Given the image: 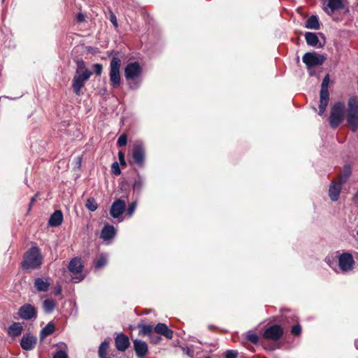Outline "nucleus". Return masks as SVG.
I'll return each mask as SVG.
<instances>
[{
    "label": "nucleus",
    "instance_id": "obj_23",
    "mask_svg": "<svg viewBox=\"0 0 358 358\" xmlns=\"http://www.w3.org/2000/svg\"><path fill=\"white\" fill-rule=\"evenodd\" d=\"M305 39L307 44L312 47L322 48V44L319 43V39L315 33L306 32L305 34Z\"/></svg>",
    "mask_w": 358,
    "mask_h": 358
},
{
    "label": "nucleus",
    "instance_id": "obj_26",
    "mask_svg": "<svg viewBox=\"0 0 358 358\" xmlns=\"http://www.w3.org/2000/svg\"><path fill=\"white\" fill-rule=\"evenodd\" d=\"M305 27L307 29L318 30L320 27L318 17L316 15H311L306 21Z\"/></svg>",
    "mask_w": 358,
    "mask_h": 358
},
{
    "label": "nucleus",
    "instance_id": "obj_17",
    "mask_svg": "<svg viewBox=\"0 0 358 358\" xmlns=\"http://www.w3.org/2000/svg\"><path fill=\"white\" fill-rule=\"evenodd\" d=\"M36 341L37 338L36 336L26 334L21 339L20 345L24 350H31L35 348Z\"/></svg>",
    "mask_w": 358,
    "mask_h": 358
},
{
    "label": "nucleus",
    "instance_id": "obj_6",
    "mask_svg": "<svg viewBox=\"0 0 358 358\" xmlns=\"http://www.w3.org/2000/svg\"><path fill=\"white\" fill-rule=\"evenodd\" d=\"M330 82L329 76L327 74L323 78L321 90L320 92V105H319V113L320 115H322L326 110L327 106L329 101V84Z\"/></svg>",
    "mask_w": 358,
    "mask_h": 358
},
{
    "label": "nucleus",
    "instance_id": "obj_42",
    "mask_svg": "<svg viewBox=\"0 0 358 358\" xmlns=\"http://www.w3.org/2000/svg\"><path fill=\"white\" fill-rule=\"evenodd\" d=\"M109 19L112 24L114 25V27L117 28L118 27L117 20L115 15L112 11H110Z\"/></svg>",
    "mask_w": 358,
    "mask_h": 358
},
{
    "label": "nucleus",
    "instance_id": "obj_8",
    "mask_svg": "<svg viewBox=\"0 0 358 358\" xmlns=\"http://www.w3.org/2000/svg\"><path fill=\"white\" fill-rule=\"evenodd\" d=\"M345 108L344 103L341 101L333 106L329 116V124L332 128H336L343 121Z\"/></svg>",
    "mask_w": 358,
    "mask_h": 358
},
{
    "label": "nucleus",
    "instance_id": "obj_49",
    "mask_svg": "<svg viewBox=\"0 0 358 358\" xmlns=\"http://www.w3.org/2000/svg\"><path fill=\"white\" fill-rule=\"evenodd\" d=\"M77 20L78 22H83L85 20V16L82 13H78L77 15Z\"/></svg>",
    "mask_w": 358,
    "mask_h": 358
},
{
    "label": "nucleus",
    "instance_id": "obj_2",
    "mask_svg": "<svg viewBox=\"0 0 358 358\" xmlns=\"http://www.w3.org/2000/svg\"><path fill=\"white\" fill-rule=\"evenodd\" d=\"M346 119L351 130L356 131L358 128V101L356 97L348 100Z\"/></svg>",
    "mask_w": 358,
    "mask_h": 358
},
{
    "label": "nucleus",
    "instance_id": "obj_1",
    "mask_svg": "<svg viewBox=\"0 0 358 358\" xmlns=\"http://www.w3.org/2000/svg\"><path fill=\"white\" fill-rule=\"evenodd\" d=\"M42 259L40 249L37 247H32L24 255L22 267L24 269L37 268L41 265Z\"/></svg>",
    "mask_w": 358,
    "mask_h": 358
},
{
    "label": "nucleus",
    "instance_id": "obj_51",
    "mask_svg": "<svg viewBox=\"0 0 358 358\" xmlns=\"http://www.w3.org/2000/svg\"><path fill=\"white\" fill-rule=\"evenodd\" d=\"M62 292V289L60 287H58L55 290V295H59Z\"/></svg>",
    "mask_w": 358,
    "mask_h": 358
},
{
    "label": "nucleus",
    "instance_id": "obj_24",
    "mask_svg": "<svg viewBox=\"0 0 358 358\" xmlns=\"http://www.w3.org/2000/svg\"><path fill=\"white\" fill-rule=\"evenodd\" d=\"M63 220V215L61 210H55L50 217L48 224L51 227L59 226Z\"/></svg>",
    "mask_w": 358,
    "mask_h": 358
},
{
    "label": "nucleus",
    "instance_id": "obj_30",
    "mask_svg": "<svg viewBox=\"0 0 358 358\" xmlns=\"http://www.w3.org/2000/svg\"><path fill=\"white\" fill-rule=\"evenodd\" d=\"M55 331V325L52 322H49L41 331V337L42 338L52 334Z\"/></svg>",
    "mask_w": 358,
    "mask_h": 358
},
{
    "label": "nucleus",
    "instance_id": "obj_16",
    "mask_svg": "<svg viewBox=\"0 0 358 358\" xmlns=\"http://www.w3.org/2000/svg\"><path fill=\"white\" fill-rule=\"evenodd\" d=\"M343 185L336 180L331 182L329 189V196L331 201H336L338 199Z\"/></svg>",
    "mask_w": 358,
    "mask_h": 358
},
{
    "label": "nucleus",
    "instance_id": "obj_20",
    "mask_svg": "<svg viewBox=\"0 0 358 358\" xmlns=\"http://www.w3.org/2000/svg\"><path fill=\"white\" fill-rule=\"evenodd\" d=\"M154 330L155 333L164 336L166 338L171 339L173 338V331L164 323H158Z\"/></svg>",
    "mask_w": 358,
    "mask_h": 358
},
{
    "label": "nucleus",
    "instance_id": "obj_47",
    "mask_svg": "<svg viewBox=\"0 0 358 358\" xmlns=\"http://www.w3.org/2000/svg\"><path fill=\"white\" fill-rule=\"evenodd\" d=\"M118 159H119V161H120V163L121 165H124V166L126 165V161H125V159H124V154L123 152L120 151L118 152Z\"/></svg>",
    "mask_w": 358,
    "mask_h": 358
},
{
    "label": "nucleus",
    "instance_id": "obj_3",
    "mask_svg": "<svg viewBox=\"0 0 358 358\" xmlns=\"http://www.w3.org/2000/svg\"><path fill=\"white\" fill-rule=\"evenodd\" d=\"M131 155L132 161L129 162L130 164H136L139 168H143L145 163V148L142 141H135L131 147Z\"/></svg>",
    "mask_w": 358,
    "mask_h": 358
},
{
    "label": "nucleus",
    "instance_id": "obj_44",
    "mask_svg": "<svg viewBox=\"0 0 358 358\" xmlns=\"http://www.w3.org/2000/svg\"><path fill=\"white\" fill-rule=\"evenodd\" d=\"M95 73L97 76H100L102 73L103 66L101 64H95L93 66Z\"/></svg>",
    "mask_w": 358,
    "mask_h": 358
},
{
    "label": "nucleus",
    "instance_id": "obj_43",
    "mask_svg": "<svg viewBox=\"0 0 358 358\" xmlns=\"http://www.w3.org/2000/svg\"><path fill=\"white\" fill-rule=\"evenodd\" d=\"M150 341L155 344L158 343L161 341V337L156 335L154 332L149 336Z\"/></svg>",
    "mask_w": 358,
    "mask_h": 358
},
{
    "label": "nucleus",
    "instance_id": "obj_46",
    "mask_svg": "<svg viewBox=\"0 0 358 358\" xmlns=\"http://www.w3.org/2000/svg\"><path fill=\"white\" fill-rule=\"evenodd\" d=\"M53 358H68V356L65 352L60 350L54 355Z\"/></svg>",
    "mask_w": 358,
    "mask_h": 358
},
{
    "label": "nucleus",
    "instance_id": "obj_15",
    "mask_svg": "<svg viewBox=\"0 0 358 358\" xmlns=\"http://www.w3.org/2000/svg\"><path fill=\"white\" fill-rule=\"evenodd\" d=\"M134 349L138 358H143L148 352V346L145 341L139 339H135L133 341Z\"/></svg>",
    "mask_w": 358,
    "mask_h": 358
},
{
    "label": "nucleus",
    "instance_id": "obj_18",
    "mask_svg": "<svg viewBox=\"0 0 358 358\" xmlns=\"http://www.w3.org/2000/svg\"><path fill=\"white\" fill-rule=\"evenodd\" d=\"M343 8V0H328L324 10L328 15H331Z\"/></svg>",
    "mask_w": 358,
    "mask_h": 358
},
{
    "label": "nucleus",
    "instance_id": "obj_7",
    "mask_svg": "<svg viewBox=\"0 0 358 358\" xmlns=\"http://www.w3.org/2000/svg\"><path fill=\"white\" fill-rule=\"evenodd\" d=\"M120 59L116 57H113L110 63L109 76L110 85L113 88L118 87L121 83V78L120 73Z\"/></svg>",
    "mask_w": 358,
    "mask_h": 358
},
{
    "label": "nucleus",
    "instance_id": "obj_37",
    "mask_svg": "<svg viewBox=\"0 0 358 358\" xmlns=\"http://www.w3.org/2000/svg\"><path fill=\"white\" fill-rule=\"evenodd\" d=\"M107 263V259L105 257H100L95 263V267L96 268H101L105 266Z\"/></svg>",
    "mask_w": 358,
    "mask_h": 358
},
{
    "label": "nucleus",
    "instance_id": "obj_50",
    "mask_svg": "<svg viewBox=\"0 0 358 358\" xmlns=\"http://www.w3.org/2000/svg\"><path fill=\"white\" fill-rule=\"evenodd\" d=\"M139 85H140V84H139V83H138L135 82V83H134V85H131L129 86V87H130L131 89H137V88L139 87Z\"/></svg>",
    "mask_w": 358,
    "mask_h": 358
},
{
    "label": "nucleus",
    "instance_id": "obj_48",
    "mask_svg": "<svg viewBox=\"0 0 358 358\" xmlns=\"http://www.w3.org/2000/svg\"><path fill=\"white\" fill-rule=\"evenodd\" d=\"M182 350H183V352L185 355H188V356H189L191 357H193L192 351H191V350L189 348H182Z\"/></svg>",
    "mask_w": 358,
    "mask_h": 358
},
{
    "label": "nucleus",
    "instance_id": "obj_9",
    "mask_svg": "<svg viewBox=\"0 0 358 358\" xmlns=\"http://www.w3.org/2000/svg\"><path fill=\"white\" fill-rule=\"evenodd\" d=\"M92 75V71H85L84 73H75L72 80V88L76 95H80L81 89Z\"/></svg>",
    "mask_w": 358,
    "mask_h": 358
},
{
    "label": "nucleus",
    "instance_id": "obj_54",
    "mask_svg": "<svg viewBox=\"0 0 358 358\" xmlns=\"http://www.w3.org/2000/svg\"><path fill=\"white\" fill-rule=\"evenodd\" d=\"M357 5H358V0H357Z\"/></svg>",
    "mask_w": 358,
    "mask_h": 358
},
{
    "label": "nucleus",
    "instance_id": "obj_25",
    "mask_svg": "<svg viewBox=\"0 0 358 358\" xmlns=\"http://www.w3.org/2000/svg\"><path fill=\"white\" fill-rule=\"evenodd\" d=\"M23 327L20 322H13L8 329V334L11 337H16L22 334Z\"/></svg>",
    "mask_w": 358,
    "mask_h": 358
},
{
    "label": "nucleus",
    "instance_id": "obj_12",
    "mask_svg": "<svg viewBox=\"0 0 358 358\" xmlns=\"http://www.w3.org/2000/svg\"><path fill=\"white\" fill-rule=\"evenodd\" d=\"M283 330L282 327L279 325L274 324L265 330L264 336L268 339L278 341L281 338Z\"/></svg>",
    "mask_w": 358,
    "mask_h": 358
},
{
    "label": "nucleus",
    "instance_id": "obj_41",
    "mask_svg": "<svg viewBox=\"0 0 358 358\" xmlns=\"http://www.w3.org/2000/svg\"><path fill=\"white\" fill-rule=\"evenodd\" d=\"M325 262L326 263L330 266L332 268V269L336 272L337 273H339V271L337 270L336 268V265L334 264V261L331 260L330 258L329 257H327L325 259Z\"/></svg>",
    "mask_w": 358,
    "mask_h": 358
},
{
    "label": "nucleus",
    "instance_id": "obj_5",
    "mask_svg": "<svg viewBox=\"0 0 358 358\" xmlns=\"http://www.w3.org/2000/svg\"><path fill=\"white\" fill-rule=\"evenodd\" d=\"M338 271L342 273L352 272L355 266V261L352 255L348 252H344L337 255Z\"/></svg>",
    "mask_w": 358,
    "mask_h": 358
},
{
    "label": "nucleus",
    "instance_id": "obj_53",
    "mask_svg": "<svg viewBox=\"0 0 358 358\" xmlns=\"http://www.w3.org/2000/svg\"><path fill=\"white\" fill-rule=\"evenodd\" d=\"M355 345L356 348H358V339L355 341Z\"/></svg>",
    "mask_w": 358,
    "mask_h": 358
},
{
    "label": "nucleus",
    "instance_id": "obj_11",
    "mask_svg": "<svg viewBox=\"0 0 358 358\" xmlns=\"http://www.w3.org/2000/svg\"><path fill=\"white\" fill-rule=\"evenodd\" d=\"M142 67L138 62H130L124 68V76L127 80H136L141 77Z\"/></svg>",
    "mask_w": 358,
    "mask_h": 358
},
{
    "label": "nucleus",
    "instance_id": "obj_33",
    "mask_svg": "<svg viewBox=\"0 0 358 358\" xmlns=\"http://www.w3.org/2000/svg\"><path fill=\"white\" fill-rule=\"evenodd\" d=\"M85 71H90L86 68L85 64L83 60H78L77 62V69L76 70V73H84Z\"/></svg>",
    "mask_w": 358,
    "mask_h": 358
},
{
    "label": "nucleus",
    "instance_id": "obj_14",
    "mask_svg": "<svg viewBox=\"0 0 358 358\" xmlns=\"http://www.w3.org/2000/svg\"><path fill=\"white\" fill-rule=\"evenodd\" d=\"M126 203L121 199L115 201L110 209V214L113 218L119 217L124 211Z\"/></svg>",
    "mask_w": 358,
    "mask_h": 358
},
{
    "label": "nucleus",
    "instance_id": "obj_36",
    "mask_svg": "<svg viewBox=\"0 0 358 358\" xmlns=\"http://www.w3.org/2000/svg\"><path fill=\"white\" fill-rule=\"evenodd\" d=\"M127 136L125 134H122L117 139V144L119 147H122L127 145Z\"/></svg>",
    "mask_w": 358,
    "mask_h": 358
},
{
    "label": "nucleus",
    "instance_id": "obj_39",
    "mask_svg": "<svg viewBox=\"0 0 358 358\" xmlns=\"http://www.w3.org/2000/svg\"><path fill=\"white\" fill-rule=\"evenodd\" d=\"M111 171L115 176H119L121 173V170L120 169L119 164L117 162L113 163L111 166Z\"/></svg>",
    "mask_w": 358,
    "mask_h": 358
},
{
    "label": "nucleus",
    "instance_id": "obj_22",
    "mask_svg": "<svg viewBox=\"0 0 358 358\" xmlns=\"http://www.w3.org/2000/svg\"><path fill=\"white\" fill-rule=\"evenodd\" d=\"M50 285L48 280L44 278H37L34 280V287L38 292H47Z\"/></svg>",
    "mask_w": 358,
    "mask_h": 358
},
{
    "label": "nucleus",
    "instance_id": "obj_35",
    "mask_svg": "<svg viewBox=\"0 0 358 358\" xmlns=\"http://www.w3.org/2000/svg\"><path fill=\"white\" fill-rule=\"evenodd\" d=\"M246 339L252 343L256 344L259 341V337L256 334L248 332L246 334Z\"/></svg>",
    "mask_w": 358,
    "mask_h": 358
},
{
    "label": "nucleus",
    "instance_id": "obj_45",
    "mask_svg": "<svg viewBox=\"0 0 358 358\" xmlns=\"http://www.w3.org/2000/svg\"><path fill=\"white\" fill-rule=\"evenodd\" d=\"M225 358H237V352L234 350H227L225 354Z\"/></svg>",
    "mask_w": 358,
    "mask_h": 358
},
{
    "label": "nucleus",
    "instance_id": "obj_38",
    "mask_svg": "<svg viewBox=\"0 0 358 358\" xmlns=\"http://www.w3.org/2000/svg\"><path fill=\"white\" fill-rule=\"evenodd\" d=\"M137 203L136 201L132 202L129 205V207L127 208V214L129 217H131L133 213H134L136 208Z\"/></svg>",
    "mask_w": 358,
    "mask_h": 358
},
{
    "label": "nucleus",
    "instance_id": "obj_55",
    "mask_svg": "<svg viewBox=\"0 0 358 358\" xmlns=\"http://www.w3.org/2000/svg\"><path fill=\"white\" fill-rule=\"evenodd\" d=\"M2 1H3L4 0H2Z\"/></svg>",
    "mask_w": 358,
    "mask_h": 358
},
{
    "label": "nucleus",
    "instance_id": "obj_19",
    "mask_svg": "<svg viewBox=\"0 0 358 358\" xmlns=\"http://www.w3.org/2000/svg\"><path fill=\"white\" fill-rule=\"evenodd\" d=\"M115 347L117 350L124 352L130 345L129 338L123 334H119L115 338Z\"/></svg>",
    "mask_w": 358,
    "mask_h": 358
},
{
    "label": "nucleus",
    "instance_id": "obj_27",
    "mask_svg": "<svg viewBox=\"0 0 358 358\" xmlns=\"http://www.w3.org/2000/svg\"><path fill=\"white\" fill-rule=\"evenodd\" d=\"M351 173L352 170L350 166L345 165L343 168L341 175L336 180L339 181L341 184H345L351 175Z\"/></svg>",
    "mask_w": 358,
    "mask_h": 358
},
{
    "label": "nucleus",
    "instance_id": "obj_29",
    "mask_svg": "<svg viewBox=\"0 0 358 358\" xmlns=\"http://www.w3.org/2000/svg\"><path fill=\"white\" fill-rule=\"evenodd\" d=\"M56 303L52 299H45L43 301V307L46 313H51L54 311Z\"/></svg>",
    "mask_w": 358,
    "mask_h": 358
},
{
    "label": "nucleus",
    "instance_id": "obj_21",
    "mask_svg": "<svg viewBox=\"0 0 358 358\" xmlns=\"http://www.w3.org/2000/svg\"><path fill=\"white\" fill-rule=\"evenodd\" d=\"M116 234L115 227L112 225H105L101 232V238L104 241L112 239Z\"/></svg>",
    "mask_w": 358,
    "mask_h": 358
},
{
    "label": "nucleus",
    "instance_id": "obj_34",
    "mask_svg": "<svg viewBox=\"0 0 358 358\" xmlns=\"http://www.w3.org/2000/svg\"><path fill=\"white\" fill-rule=\"evenodd\" d=\"M85 206L88 210L92 212L97 209V204L94 199H88Z\"/></svg>",
    "mask_w": 358,
    "mask_h": 358
},
{
    "label": "nucleus",
    "instance_id": "obj_52",
    "mask_svg": "<svg viewBox=\"0 0 358 358\" xmlns=\"http://www.w3.org/2000/svg\"><path fill=\"white\" fill-rule=\"evenodd\" d=\"M36 196H34L31 199V201H30V204H29V209L31 208V206L33 205V203H34V201H36Z\"/></svg>",
    "mask_w": 358,
    "mask_h": 358
},
{
    "label": "nucleus",
    "instance_id": "obj_31",
    "mask_svg": "<svg viewBox=\"0 0 358 358\" xmlns=\"http://www.w3.org/2000/svg\"><path fill=\"white\" fill-rule=\"evenodd\" d=\"M109 343L106 341L102 342L99 348V357L100 358H106Z\"/></svg>",
    "mask_w": 358,
    "mask_h": 358
},
{
    "label": "nucleus",
    "instance_id": "obj_13",
    "mask_svg": "<svg viewBox=\"0 0 358 358\" xmlns=\"http://www.w3.org/2000/svg\"><path fill=\"white\" fill-rule=\"evenodd\" d=\"M18 315L24 320H31L36 317V310L32 305L27 303L19 308Z\"/></svg>",
    "mask_w": 358,
    "mask_h": 358
},
{
    "label": "nucleus",
    "instance_id": "obj_40",
    "mask_svg": "<svg viewBox=\"0 0 358 358\" xmlns=\"http://www.w3.org/2000/svg\"><path fill=\"white\" fill-rule=\"evenodd\" d=\"M291 333L294 336H299L301 333V327L299 324L293 326L291 329Z\"/></svg>",
    "mask_w": 358,
    "mask_h": 358
},
{
    "label": "nucleus",
    "instance_id": "obj_10",
    "mask_svg": "<svg viewBox=\"0 0 358 358\" xmlns=\"http://www.w3.org/2000/svg\"><path fill=\"white\" fill-rule=\"evenodd\" d=\"M68 268L73 275H75V277L72 278L74 282H79L84 278L82 274L83 266L80 258L75 257L72 259L69 262Z\"/></svg>",
    "mask_w": 358,
    "mask_h": 358
},
{
    "label": "nucleus",
    "instance_id": "obj_32",
    "mask_svg": "<svg viewBox=\"0 0 358 358\" xmlns=\"http://www.w3.org/2000/svg\"><path fill=\"white\" fill-rule=\"evenodd\" d=\"M144 185V180L141 176H138L137 178L135 179L133 189L134 191L141 192Z\"/></svg>",
    "mask_w": 358,
    "mask_h": 358
},
{
    "label": "nucleus",
    "instance_id": "obj_28",
    "mask_svg": "<svg viewBox=\"0 0 358 358\" xmlns=\"http://www.w3.org/2000/svg\"><path fill=\"white\" fill-rule=\"evenodd\" d=\"M138 328H139L138 335L141 336H150L154 332L153 327L152 325H145V324H138Z\"/></svg>",
    "mask_w": 358,
    "mask_h": 358
},
{
    "label": "nucleus",
    "instance_id": "obj_4",
    "mask_svg": "<svg viewBox=\"0 0 358 358\" xmlns=\"http://www.w3.org/2000/svg\"><path fill=\"white\" fill-rule=\"evenodd\" d=\"M326 59L323 55H319L315 52H306L302 57L303 62L306 65L308 73L310 76L316 75L313 67L322 65Z\"/></svg>",
    "mask_w": 358,
    "mask_h": 358
}]
</instances>
